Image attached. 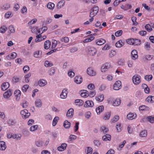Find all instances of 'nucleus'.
<instances>
[{"label": "nucleus", "instance_id": "nucleus-1", "mask_svg": "<svg viewBox=\"0 0 154 154\" xmlns=\"http://www.w3.org/2000/svg\"><path fill=\"white\" fill-rule=\"evenodd\" d=\"M140 76L137 74L134 75L132 78L133 83L135 85H137L140 82Z\"/></svg>", "mask_w": 154, "mask_h": 154}, {"label": "nucleus", "instance_id": "nucleus-2", "mask_svg": "<svg viewBox=\"0 0 154 154\" xmlns=\"http://www.w3.org/2000/svg\"><path fill=\"white\" fill-rule=\"evenodd\" d=\"M88 54L92 56H94L97 52L96 49L92 47H88Z\"/></svg>", "mask_w": 154, "mask_h": 154}, {"label": "nucleus", "instance_id": "nucleus-3", "mask_svg": "<svg viewBox=\"0 0 154 154\" xmlns=\"http://www.w3.org/2000/svg\"><path fill=\"white\" fill-rule=\"evenodd\" d=\"M20 114L23 115V118L25 119L28 118L30 115V113L28 112V111L26 109L21 111Z\"/></svg>", "mask_w": 154, "mask_h": 154}, {"label": "nucleus", "instance_id": "nucleus-4", "mask_svg": "<svg viewBox=\"0 0 154 154\" xmlns=\"http://www.w3.org/2000/svg\"><path fill=\"white\" fill-rule=\"evenodd\" d=\"M122 87L121 82L120 81H116L113 85V88L114 90H118Z\"/></svg>", "mask_w": 154, "mask_h": 154}, {"label": "nucleus", "instance_id": "nucleus-5", "mask_svg": "<svg viewBox=\"0 0 154 154\" xmlns=\"http://www.w3.org/2000/svg\"><path fill=\"white\" fill-rule=\"evenodd\" d=\"M87 72L88 74L91 76H95L96 74L95 71L91 67H89L88 68Z\"/></svg>", "mask_w": 154, "mask_h": 154}, {"label": "nucleus", "instance_id": "nucleus-6", "mask_svg": "<svg viewBox=\"0 0 154 154\" xmlns=\"http://www.w3.org/2000/svg\"><path fill=\"white\" fill-rule=\"evenodd\" d=\"M99 8L98 7L95 6L92 8L91 10L90 13L93 15V16H96L98 12Z\"/></svg>", "mask_w": 154, "mask_h": 154}, {"label": "nucleus", "instance_id": "nucleus-7", "mask_svg": "<svg viewBox=\"0 0 154 154\" xmlns=\"http://www.w3.org/2000/svg\"><path fill=\"white\" fill-rule=\"evenodd\" d=\"M106 40L102 38L98 39L95 41L96 44L98 45H101L106 43Z\"/></svg>", "mask_w": 154, "mask_h": 154}, {"label": "nucleus", "instance_id": "nucleus-8", "mask_svg": "<svg viewBox=\"0 0 154 154\" xmlns=\"http://www.w3.org/2000/svg\"><path fill=\"white\" fill-rule=\"evenodd\" d=\"M131 56L133 60H135L138 57L137 51L135 50H133L131 51Z\"/></svg>", "mask_w": 154, "mask_h": 154}, {"label": "nucleus", "instance_id": "nucleus-9", "mask_svg": "<svg viewBox=\"0 0 154 154\" xmlns=\"http://www.w3.org/2000/svg\"><path fill=\"white\" fill-rule=\"evenodd\" d=\"M9 86L10 85L8 82H4L3 83L2 85V90L3 91H5L9 87Z\"/></svg>", "mask_w": 154, "mask_h": 154}, {"label": "nucleus", "instance_id": "nucleus-10", "mask_svg": "<svg viewBox=\"0 0 154 154\" xmlns=\"http://www.w3.org/2000/svg\"><path fill=\"white\" fill-rule=\"evenodd\" d=\"M81 92H82L80 93V95L82 97H86L89 96L88 91L86 90H82L80 91Z\"/></svg>", "mask_w": 154, "mask_h": 154}, {"label": "nucleus", "instance_id": "nucleus-11", "mask_svg": "<svg viewBox=\"0 0 154 154\" xmlns=\"http://www.w3.org/2000/svg\"><path fill=\"white\" fill-rule=\"evenodd\" d=\"M110 65L109 63H106L104 64L101 68V70L102 72H105L110 67Z\"/></svg>", "mask_w": 154, "mask_h": 154}, {"label": "nucleus", "instance_id": "nucleus-12", "mask_svg": "<svg viewBox=\"0 0 154 154\" xmlns=\"http://www.w3.org/2000/svg\"><path fill=\"white\" fill-rule=\"evenodd\" d=\"M67 146L66 143H63L61 145L57 147V150L60 151H62L65 150Z\"/></svg>", "mask_w": 154, "mask_h": 154}, {"label": "nucleus", "instance_id": "nucleus-13", "mask_svg": "<svg viewBox=\"0 0 154 154\" xmlns=\"http://www.w3.org/2000/svg\"><path fill=\"white\" fill-rule=\"evenodd\" d=\"M94 106L93 102L91 100H87L85 102L84 106L85 107H91Z\"/></svg>", "mask_w": 154, "mask_h": 154}, {"label": "nucleus", "instance_id": "nucleus-14", "mask_svg": "<svg viewBox=\"0 0 154 154\" xmlns=\"http://www.w3.org/2000/svg\"><path fill=\"white\" fill-rule=\"evenodd\" d=\"M74 81L77 84H80L82 81V78L81 76H76L75 78Z\"/></svg>", "mask_w": 154, "mask_h": 154}, {"label": "nucleus", "instance_id": "nucleus-15", "mask_svg": "<svg viewBox=\"0 0 154 154\" xmlns=\"http://www.w3.org/2000/svg\"><path fill=\"white\" fill-rule=\"evenodd\" d=\"M67 90L64 89L62 91V92L60 94L61 98L62 99L66 98L67 97Z\"/></svg>", "mask_w": 154, "mask_h": 154}, {"label": "nucleus", "instance_id": "nucleus-16", "mask_svg": "<svg viewBox=\"0 0 154 154\" xmlns=\"http://www.w3.org/2000/svg\"><path fill=\"white\" fill-rule=\"evenodd\" d=\"M136 116L137 115L136 114L130 113L128 114L127 118L129 119L132 120L135 119Z\"/></svg>", "mask_w": 154, "mask_h": 154}, {"label": "nucleus", "instance_id": "nucleus-17", "mask_svg": "<svg viewBox=\"0 0 154 154\" xmlns=\"http://www.w3.org/2000/svg\"><path fill=\"white\" fill-rule=\"evenodd\" d=\"M121 100L119 98L116 99L112 103L113 105L114 106H118L121 103Z\"/></svg>", "mask_w": 154, "mask_h": 154}, {"label": "nucleus", "instance_id": "nucleus-18", "mask_svg": "<svg viewBox=\"0 0 154 154\" xmlns=\"http://www.w3.org/2000/svg\"><path fill=\"white\" fill-rule=\"evenodd\" d=\"M51 45V42L49 40L46 41L44 43V47L45 49H48L50 47Z\"/></svg>", "mask_w": 154, "mask_h": 154}, {"label": "nucleus", "instance_id": "nucleus-19", "mask_svg": "<svg viewBox=\"0 0 154 154\" xmlns=\"http://www.w3.org/2000/svg\"><path fill=\"white\" fill-rule=\"evenodd\" d=\"M17 56V54L15 52H13L11 53V55H8L6 57V58L9 60V59H13L15 58Z\"/></svg>", "mask_w": 154, "mask_h": 154}, {"label": "nucleus", "instance_id": "nucleus-20", "mask_svg": "<svg viewBox=\"0 0 154 154\" xmlns=\"http://www.w3.org/2000/svg\"><path fill=\"white\" fill-rule=\"evenodd\" d=\"M6 148L5 143L3 141L0 142V149L1 150H5Z\"/></svg>", "mask_w": 154, "mask_h": 154}, {"label": "nucleus", "instance_id": "nucleus-21", "mask_svg": "<svg viewBox=\"0 0 154 154\" xmlns=\"http://www.w3.org/2000/svg\"><path fill=\"white\" fill-rule=\"evenodd\" d=\"M11 95V91L9 90V91L5 92L3 94V96L5 98H8Z\"/></svg>", "mask_w": 154, "mask_h": 154}, {"label": "nucleus", "instance_id": "nucleus-22", "mask_svg": "<svg viewBox=\"0 0 154 154\" xmlns=\"http://www.w3.org/2000/svg\"><path fill=\"white\" fill-rule=\"evenodd\" d=\"M102 139L105 141H106L107 140L110 141L111 140V135L109 134H106L102 137Z\"/></svg>", "mask_w": 154, "mask_h": 154}, {"label": "nucleus", "instance_id": "nucleus-23", "mask_svg": "<svg viewBox=\"0 0 154 154\" xmlns=\"http://www.w3.org/2000/svg\"><path fill=\"white\" fill-rule=\"evenodd\" d=\"M104 110V106H98L96 109V111L97 114H99Z\"/></svg>", "mask_w": 154, "mask_h": 154}, {"label": "nucleus", "instance_id": "nucleus-24", "mask_svg": "<svg viewBox=\"0 0 154 154\" xmlns=\"http://www.w3.org/2000/svg\"><path fill=\"white\" fill-rule=\"evenodd\" d=\"M74 109L72 108L70 109L67 111L66 116L68 117H71L73 115Z\"/></svg>", "mask_w": 154, "mask_h": 154}, {"label": "nucleus", "instance_id": "nucleus-25", "mask_svg": "<svg viewBox=\"0 0 154 154\" xmlns=\"http://www.w3.org/2000/svg\"><path fill=\"white\" fill-rule=\"evenodd\" d=\"M75 103H76V105L80 106L83 105L84 102L82 100L76 99L75 101Z\"/></svg>", "mask_w": 154, "mask_h": 154}, {"label": "nucleus", "instance_id": "nucleus-26", "mask_svg": "<svg viewBox=\"0 0 154 154\" xmlns=\"http://www.w3.org/2000/svg\"><path fill=\"white\" fill-rule=\"evenodd\" d=\"M104 99V96L103 94H101L98 96H96L95 97L96 100L98 101L102 102Z\"/></svg>", "mask_w": 154, "mask_h": 154}, {"label": "nucleus", "instance_id": "nucleus-27", "mask_svg": "<svg viewBox=\"0 0 154 154\" xmlns=\"http://www.w3.org/2000/svg\"><path fill=\"white\" fill-rule=\"evenodd\" d=\"M47 84V82L45 80L43 79H41L39 80L38 82V84L39 86L42 87L45 85Z\"/></svg>", "mask_w": 154, "mask_h": 154}, {"label": "nucleus", "instance_id": "nucleus-28", "mask_svg": "<svg viewBox=\"0 0 154 154\" xmlns=\"http://www.w3.org/2000/svg\"><path fill=\"white\" fill-rule=\"evenodd\" d=\"M35 105L38 107H40L42 105V102L41 100L39 99H37L35 101Z\"/></svg>", "mask_w": 154, "mask_h": 154}, {"label": "nucleus", "instance_id": "nucleus-29", "mask_svg": "<svg viewBox=\"0 0 154 154\" xmlns=\"http://www.w3.org/2000/svg\"><path fill=\"white\" fill-rule=\"evenodd\" d=\"M65 1L64 0H61L58 2L57 7L58 9H60L64 5Z\"/></svg>", "mask_w": 154, "mask_h": 154}, {"label": "nucleus", "instance_id": "nucleus-30", "mask_svg": "<svg viewBox=\"0 0 154 154\" xmlns=\"http://www.w3.org/2000/svg\"><path fill=\"white\" fill-rule=\"evenodd\" d=\"M124 44V43L122 42V40H120L116 43L115 45L116 47L120 48L123 46Z\"/></svg>", "mask_w": 154, "mask_h": 154}, {"label": "nucleus", "instance_id": "nucleus-31", "mask_svg": "<svg viewBox=\"0 0 154 154\" xmlns=\"http://www.w3.org/2000/svg\"><path fill=\"white\" fill-rule=\"evenodd\" d=\"M70 125V123L67 120H66L64 121L63 123V126L66 128H69Z\"/></svg>", "mask_w": 154, "mask_h": 154}, {"label": "nucleus", "instance_id": "nucleus-32", "mask_svg": "<svg viewBox=\"0 0 154 154\" xmlns=\"http://www.w3.org/2000/svg\"><path fill=\"white\" fill-rule=\"evenodd\" d=\"M54 6L55 5L53 3L49 2L47 5V7L50 9L52 10L54 8Z\"/></svg>", "mask_w": 154, "mask_h": 154}, {"label": "nucleus", "instance_id": "nucleus-33", "mask_svg": "<svg viewBox=\"0 0 154 154\" xmlns=\"http://www.w3.org/2000/svg\"><path fill=\"white\" fill-rule=\"evenodd\" d=\"M94 36H91L89 38H88L83 41V42L84 43H86L88 42H90L94 40Z\"/></svg>", "mask_w": 154, "mask_h": 154}, {"label": "nucleus", "instance_id": "nucleus-34", "mask_svg": "<svg viewBox=\"0 0 154 154\" xmlns=\"http://www.w3.org/2000/svg\"><path fill=\"white\" fill-rule=\"evenodd\" d=\"M147 135V132L146 130H143L140 132V136L141 137H146Z\"/></svg>", "mask_w": 154, "mask_h": 154}, {"label": "nucleus", "instance_id": "nucleus-35", "mask_svg": "<svg viewBox=\"0 0 154 154\" xmlns=\"http://www.w3.org/2000/svg\"><path fill=\"white\" fill-rule=\"evenodd\" d=\"M149 109L148 107L145 105L140 106L139 107V109L140 111H143L145 110H148Z\"/></svg>", "mask_w": 154, "mask_h": 154}, {"label": "nucleus", "instance_id": "nucleus-36", "mask_svg": "<svg viewBox=\"0 0 154 154\" xmlns=\"http://www.w3.org/2000/svg\"><path fill=\"white\" fill-rule=\"evenodd\" d=\"M43 142L41 141H37L35 143V144L36 146L38 147L42 146L43 145Z\"/></svg>", "mask_w": 154, "mask_h": 154}, {"label": "nucleus", "instance_id": "nucleus-37", "mask_svg": "<svg viewBox=\"0 0 154 154\" xmlns=\"http://www.w3.org/2000/svg\"><path fill=\"white\" fill-rule=\"evenodd\" d=\"M145 29L149 32H150L152 30L151 26L149 24H146L145 26Z\"/></svg>", "mask_w": 154, "mask_h": 154}, {"label": "nucleus", "instance_id": "nucleus-38", "mask_svg": "<svg viewBox=\"0 0 154 154\" xmlns=\"http://www.w3.org/2000/svg\"><path fill=\"white\" fill-rule=\"evenodd\" d=\"M133 45H137L141 44L140 40L138 39H134Z\"/></svg>", "mask_w": 154, "mask_h": 154}, {"label": "nucleus", "instance_id": "nucleus-39", "mask_svg": "<svg viewBox=\"0 0 154 154\" xmlns=\"http://www.w3.org/2000/svg\"><path fill=\"white\" fill-rule=\"evenodd\" d=\"M15 123V121L14 120L10 119L8 121V124L9 125H13Z\"/></svg>", "mask_w": 154, "mask_h": 154}, {"label": "nucleus", "instance_id": "nucleus-40", "mask_svg": "<svg viewBox=\"0 0 154 154\" xmlns=\"http://www.w3.org/2000/svg\"><path fill=\"white\" fill-rule=\"evenodd\" d=\"M45 66L46 67H48L49 66H51L53 65V64L52 63L48 61H46L44 63Z\"/></svg>", "mask_w": 154, "mask_h": 154}, {"label": "nucleus", "instance_id": "nucleus-41", "mask_svg": "<svg viewBox=\"0 0 154 154\" xmlns=\"http://www.w3.org/2000/svg\"><path fill=\"white\" fill-rule=\"evenodd\" d=\"M59 119V118L58 117H55L54 118L52 122L53 126H54L56 125L57 123V122Z\"/></svg>", "mask_w": 154, "mask_h": 154}, {"label": "nucleus", "instance_id": "nucleus-42", "mask_svg": "<svg viewBox=\"0 0 154 154\" xmlns=\"http://www.w3.org/2000/svg\"><path fill=\"white\" fill-rule=\"evenodd\" d=\"M110 113L109 112L105 113L104 117V119L105 120L109 119L110 117Z\"/></svg>", "mask_w": 154, "mask_h": 154}, {"label": "nucleus", "instance_id": "nucleus-43", "mask_svg": "<svg viewBox=\"0 0 154 154\" xmlns=\"http://www.w3.org/2000/svg\"><path fill=\"white\" fill-rule=\"evenodd\" d=\"M7 29V27L5 26H2L0 28V32L2 33H4Z\"/></svg>", "mask_w": 154, "mask_h": 154}, {"label": "nucleus", "instance_id": "nucleus-44", "mask_svg": "<svg viewBox=\"0 0 154 154\" xmlns=\"http://www.w3.org/2000/svg\"><path fill=\"white\" fill-rule=\"evenodd\" d=\"M147 120L151 123H154V117L152 116H149L147 117Z\"/></svg>", "mask_w": 154, "mask_h": 154}, {"label": "nucleus", "instance_id": "nucleus-45", "mask_svg": "<svg viewBox=\"0 0 154 154\" xmlns=\"http://www.w3.org/2000/svg\"><path fill=\"white\" fill-rule=\"evenodd\" d=\"M8 29L11 33H14L15 32V30L13 25H11L8 27Z\"/></svg>", "mask_w": 154, "mask_h": 154}, {"label": "nucleus", "instance_id": "nucleus-46", "mask_svg": "<svg viewBox=\"0 0 154 154\" xmlns=\"http://www.w3.org/2000/svg\"><path fill=\"white\" fill-rule=\"evenodd\" d=\"M48 73L50 75H54L55 73V69L52 68L50 69L48 71Z\"/></svg>", "mask_w": 154, "mask_h": 154}, {"label": "nucleus", "instance_id": "nucleus-47", "mask_svg": "<svg viewBox=\"0 0 154 154\" xmlns=\"http://www.w3.org/2000/svg\"><path fill=\"white\" fill-rule=\"evenodd\" d=\"M131 20L133 23V24L134 25H137L138 23L136 21L137 18L135 17H133L131 18Z\"/></svg>", "mask_w": 154, "mask_h": 154}, {"label": "nucleus", "instance_id": "nucleus-48", "mask_svg": "<svg viewBox=\"0 0 154 154\" xmlns=\"http://www.w3.org/2000/svg\"><path fill=\"white\" fill-rule=\"evenodd\" d=\"M101 131L103 133H106L108 131V129L106 127L103 126L101 127Z\"/></svg>", "mask_w": 154, "mask_h": 154}, {"label": "nucleus", "instance_id": "nucleus-49", "mask_svg": "<svg viewBox=\"0 0 154 154\" xmlns=\"http://www.w3.org/2000/svg\"><path fill=\"white\" fill-rule=\"evenodd\" d=\"M150 43L147 42L145 43V48L147 50H149L150 49Z\"/></svg>", "mask_w": 154, "mask_h": 154}, {"label": "nucleus", "instance_id": "nucleus-50", "mask_svg": "<svg viewBox=\"0 0 154 154\" xmlns=\"http://www.w3.org/2000/svg\"><path fill=\"white\" fill-rule=\"evenodd\" d=\"M87 88L89 89L93 90L95 88V86L93 84H90L87 86Z\"/></svg>", "mask_w": 154, "mask_h": 154}, {"label": "nucleus", "instance_id": "nucleus-51", "mask_svg": "<svg viewBox=\"0 0 154 154\" xmlns=\"http://www.w3.org/2000/svg\"><path fill=\"white\" fill-rule=\"evenodd\" d=\"M152 75H146L145 77V79L147 81L152 80Z\"/></svg>", "mask_w": 154, "mask_h": 154}, {"label": "nucleus", "instance_id": "nucleus-52", "mask_svg": "<svg viewBox=\"0 0 154 154\" xmlns=\"http://www.w3.org/2000/svg\"><path fill=\"white\" fill-rule=\"evenodd\" d=\"M38 127L37 125H35L31 126L30 128V131H34L36 130Z\"/></svg>", "mask_w": 154, "mask_h": 154}, {"label": "nucleus", "instance_id": "nucleus-53", "mask_svg": "<svg viewBox=\"0 0 154 154\" xmlns=\"http://www.w3.org/2000/svg\"><path fill=\"white\" fill-rule=\"evenodd\" d=\"M29 87V85H23L22 88V91L24 92H26Z\"/></svg>", "mask_w": 154, "mask_h": 154}, {"label": "nucleus", "instance_id": "nucleus-54", "mask_svg": "<svg viewBox=\"0 0 154 154\" xmlns=\"http://www.w3.org/2000/svg\"><path fill=\"white\" fill-rule=\"evenodd\" d=\"M57 42V41L56 40H53L52 42V48H54L56 47Z\"/></svg>", "mask_w": 154, "mask_h": 154}, {"label": "nucleus", "instance_id": "nucleus-55", "mask_svg": "<svg viewBox=\"0 0 154 154\" xmlns=\"http://www.w3.org/2000/svg\"><path fill=\"white\" fill-rule=\"evenodd\" d=\"M69 40V38L68 37H65L62 38L61 39L60 41L61 42H64L65 43H67L68 42Z\"/></svg>", "mask_w": 154, "mask_h": 154}, {"label": "nucleus", "instance_id": "nucleus-56", "mask_svg": "<svg viewBox=\"0 0 154 154\" xmlns=\"http://www.w3.org/2000/svg\"><path fill=\"white\" fill-rule=\"evenodd\" d=\"M39 53L40 51H36L34 53V56L36 57V58H38L40 57L41 56V55H42V52L41 53V54L40 55H39Z\"/></svg>", "mask_w": 154, "mask_h": 154}, {"label": "nucleus", "instance_id": "nucleus-57", "mask_svg": "<svg viewBox=\"0 0 154 154\" xmlns=\"http://www.w3.org/2000/svg\"><path fill=\"white\" fill-rule=\"evenodd\" d=\"M122 33V30H119L116 32L115 33V35L117 37L121 36Z\"/></svg>", "mask_w": 154, "mask_h": 154}, {"label": "nucleus", "instance_id": "nucleus-58", "mask_svg": "<svg viewBox=\"0 0 154 154\" xmlns=\"http://www.w3.org/2000/svg\"><path fill=\"white\" fill-rule=\"evenodd\" d=\"M23 69L24 72L26 73L29 70V67L28 66H25L23 67Z\"/></svg>", "mask_w": 154, "mask_h": 154}, {"label": "nucleus", "instance_id": "nucleus-59", "mask_svg": "<svg viewBox=\"0 0 154 154\" xmlns=\"http://www.w3.org/2000/svg\"><path fill=\"white\" fill-rule=\"evenodd\" d=\"M27 11L26 8L25 6H24L21 9V12L23 14H26L27 13Z\"/></svg>", "mask_w": 154, "mask_h": 154}, {"label": "nucleus", "instance_id": "nucleus-60", "mask_svg": "<svg viewBox=\"0 0 154 154\" xmlns=\"http://www.w3.org/2000/svg\"><path fill=\"white\" fill-rule=\"evenodd\" d=\"M96 94V92L95 91H91L89 93V96H90L91 97H94Z\"/></svg>", "mask_w": 154, "mask_h": 154}, {"label": "nucleus", "instance_id": "nucleus-61", "mask_svg": "<svg viewBox=\"0 0 154 154\" xmlns=\"http://www.w3.org/2000/svg\"><path fill=\"white\" fill-rule=\"evenodd\" d=\"M77 136L71 134L69 137V139L70 140V141H71L72 140H74L76 139Z\"/></svg>", "mask_w": 154, "mask_h": 154}, {"label": "nucleus", "instance_id": "nucleus-62", "mask_svg": "<svg viewBox=\"0 0 154 154\" xmlns=\"http://www.w3.org/2000/svg\"><path fill=\"white\" fill-rule=\"evenodd\" d=\"M19 80V79L17 76H14L13 77L12 81L15 83L18 82Z\"/></svg>", "mask_w": 154, "mask_h": 154}, {"label": "nucleus", "instance_id": "nucleus-63", "mask_svg": "<svg viewBox=\"0 0 154 154\" xmlns=\"http://www.w3.org/2000/svg\"><path fill=\"white\" fill-rule=\"evenodd\" d=\"M119 117L118 116H115L114 118L112 119V122H117L119 119Z\"/></svg>", "mask_w": 154, "mask_h": 154}, {"label": "nucleus", "instance_id": "nucleus-64", "mask_svg": "<svg viewBox=\"0 0 154 154\" xmlns=\"http://www.w3.org/2000/svg\"><path fill=\"white\" fill-rule=\"evenodd\" d=\"M87 154H91L92 151V149L91 147H87Z\"/></svg>", "mask_w": 154, "mask_h": 154}]
</instances>
